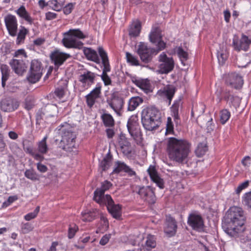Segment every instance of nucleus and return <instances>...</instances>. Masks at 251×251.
Listing matches in <instances>:
<instances>
[{
	"label": "nucleus",
	"mask_w": 251,
	"mask_h": 251,
	"mask_svg": "<svg viewBox=\"0 0 251 251\" xmlns=\"http://www.w3.org/2000/svg\"><path fill=\"white\" fill-rule=\"evenodd\" d=\"M155 52V49L148 47L144 42H140L138 45L137 53L141 61L145 63L151 61Z\"/></svg>",
	"instance_id": "0eeeda50"
},
{
	"label": "nucleus",
	"mask_w": 251,
	"mask_h": 251,
	"mask_svg": "<svg viewBox=\"0 0 251 251\" xmlns=\"http://www.w3.org/2000/svg\"><path fill=\"white\" fill-rule=\"evenodd\" d=\"M33 229L32 225L29 223H22L21 226V232L23 234H27L31 231Z\"/></svg>",
	"instance_id": "5fc2aeb1"
},
{
	"label": "nucleus",
	"mask_w": 251,
	"mask_h": 251,
	"mask_svg": "<svg viewBox=\"0 0 251 251\" xmlns=\"http://www.w3.org/2000/svg\"><path fill=\"white\" fill-rule=\"evenodd\" d=\"M163 35L158 27V51L164 50L166 46V42L162 40Z\"/></svg>",
	"instance_id": "8fccbe9b"
},
{
	"label": "nucleus",
	"mask_w": 251,
	"mask_h": 251,
	"mask_svg": "<svg viewBox=\"0 0 251 251\" xmlns=\"http://www.w3.org/2000/svg\"><path fill=\"white\" fill-rule=\"evenodd\" d=\"M30 69L31 70H37L38 71L42 72L43 68L42 67L41 62L36 59L32 60Z\"/></svg>",
	"instance_id": "4d7b16f0"
},
{
	"label": "nucleus",
	"mask_w": 251,
	"mask_h": 251,
	"mask_svg": "<svg viewBox=\"0 0 251 251\" xmlns=\"http://www.w3.org/2000/svg\"><path fill=\"white\" fill-rule=\"evenodd\" d=\"M142 28L141 23L139 20L132 21L129 26L128 34L130 37L135 38L139 36Z\"/></svg>",
	"instance_id": "a878e982"
},
{
	"label": "nucleus",
	"mask_w": 251,
	"mask_h": 251,
	"mask_svg": "<svg viewBox=\"0 0 251 251\" xmlns=\"http://www.w3.org/2000/svg\"><path fill=\"white\" fill-rule=\"evenodd\" d=\"M207 150L206 145L205 143H201L199 144L195 151L197 155L199 157H201L206 153Z\"/></svg>",
	"instance_id": "de8ad7c7"
},
{
	"label": "nucleus",
	"mask_w": 251,
	"mask_h": 251,
	"mask_svg": "<svg viewBox=\"0 0 251 251\" xmlns=\"http://www.w3.org/2000/svg\"><path fill=\"white\" fill-rule=\"evenodd\" d=\"M226 83L235 89L241 88L243 84V80L240 75L235 73L228 74L226 77Z\"/></svg>",
	"instance_id": "412c9836"
},
{
	"label": "nucleus",
	"mask_w": 251,
	"mask_h": 251,
	"mask_svg": "<svg viewBox=\"0 0 251 251\" xmlns=\"http://www.w3.org/2000/svg\"><path fill=\"white\" fill-rule=\"evenodd\" d=\"M62 139L59 143V147L66 151H71L76 148V135L71 130L62 129Z\"/></svg>",
	"instance_id": "39448f33"
},
{
	"label": "nucleus",
	"mask_w": 251,
	"mask_h": 251,
	"mask_svg": "<svg viewBox=\"0 0 251 251\" xmlns=\"http://www.w3.org/2000/svg\"><path fill=\"white\" fill-rule=\"evenodd\" d=\"M249 185V181L248 180L240 184L237 188L236 192L237 194H239L243 189L247 188Z\"/></svg>",
	"instance_id": "69168bd1"
},
{
	"label": "nucleus",
	"mask_w": 251,
	"mask_h": 251,
	"mask_svg": "<svg viewBox=\"0 0 251 251\" xmlns=\"http://www.w3.org/2000/svg\"><path fill=\"white\" fill-rule=\"evenodd\" d=\"M132 81L135 85L142 89L146 93H149L153 91V87L148 79H133Z\"/></svg>",
	"instance_id": "bb28decb"
},
{
	"label": "nucleus",
	"mask_w": 251,
	"mask_h": 251,
	"mask_svg": "<svg viewBox=\"0 0 251 251\" xmlns=\"http://www.w3.org/2000/svg\"><path fill=\"white\" fill-rule=\"evenodd\" d=\"M42 72L30 69L27 76V79L29 82L32 83H35L39 81L42 76Z\"/></svg>",
	"instance_id": "72a5a7b5"
},
{
	"label": "nucleus",
	"mask_w": 251,
	"mask_h": 251,
	"mask_svg": "<svg viewBox=\"0 0 251 251\" xmlns=\"http://www.w3.org/2000/svg\"><path fill=\"white\" fill-rule=\"evenodd\" d=\"M101 90V84L97 83L96 87L85 96L86 102L88 107L91 108L94 106L97 99L100 97Z\"/></svg>",
	"instance_id": "a211bd4d"
},
{
	"label": "nucleus",
	"mask_w": 251,
	"mask_h": 251,
	"mask_svg": "<svg viewBox=\"0 0 251 251\" xmlns=\"http://www.w3.org/2000/svg\"><path fill=\"white\" fill-rule=\"evenodd\" d=\"M98 52L101 58L102 64L103 66L102 74L100 75L101 80L105 86L110 85L112 83L110 77L107 75V73L111 71V67L109 64V59L107 52L104 50L102 47H100L98 48Z\"/></svg>",
	"instance_id": "423d86ee"
},
{
	"label": "nucleus",
	"mask_w": 251,
	"mask_h": 251,
	"mask_svg": "<svg viewBox=\"0 0 251 251\" xmlns=\"http://www.w3.org/2000/svg\"><path fill=\"white\" fill-rule=\"evenodd\" d=\"M174 125L172 121V118L170 117L167 118V121L166 128V134H174Z\"/></svg>",
	"instance_id": "13d9d810"
},
{
	"label": "nucleus",
	"mask_w": 251,
	"mask_h": 251,
	"mask_svg": "<svg viewBox=\"0 0 251 251\" xmlns=\"http://www.w3.org/2000/svg\"><path fill=\"white\" fill-rule=\"evenodd\" d=\"M121 172L127 173L129 176H132L135 175V172L124 162L117 161L115 163V168L113 170V174H118Z\"/></svg>",
	"instance_id": "393cba45"
},
{
	"label": "nucleus",
	"mask_w": 251,
	"mask_h": 251,
	"mask_svg": "<svg viewBox=\"0 0 251 251\" xmlns=\"http://www.w3.org/2000/svg\"><path fill=\"white\" fill-rule=\"evenodd\" d=\"M107 102L118 115H121L124 104V101L122 98L115 96L111 100H107Z\"/></svg>",
	"instance_id": "5701e85b"
},
{
	"label": "nucleus",
	"mask_w": 251,
	"mask_h": 251,
	"mask_svg": "<svg viewBox=\"0 0 251 251\" xmlns=\"http://www.w3.org/2000/svg\"><path fill=\"white\" fill-rule=\"evenodd\" d=\"M138 121L137 116H131L128 120L127 127L130 135L133 139L137 141H139L141 139L142 134Z\"/></svg>",
	"instance_id": "6e6552de"
},
{
	"label": "nucleus",
	"mask_w": 251,
	"mask_h": 251,
	"mask_svg": "<svg viewBox=\"0 0 251 251\" xmlns=\"http://www.w3.org/2000/svg\"><path fill=\"white\" fill-rule=\"evenodd\" d=\"M105 201L102 203H98L101 205H106L109 212L115 219H120L122 216V206L120 204H115L110 195L105 197Z\"/></svg>",
	"instance_id": "1a4fd4ad"
},
{
	"label": "nucleus",
	"mask_w": 251,
	"mask_h": 251,
	"mask_svg": "<svg viewBox=\"0 0 251 251\" xmlns=\"http://www.w3.org/2000/svg\"><path fill=\"white\" fill-rule=\"evenodd\" d=\"M246 218L241 208L233 206L227 212L222 223L224 230L231 237L236 238L246 229Z\"/></svg>",
	"instance_id": "f257e3e1"
},
{
	"label": "nucleus",
	"mask_w": 251,
	"mask_h": 251,
	"mask_svg": "<svg viewBox=\"0 0 251 251\" xmlns=\"http://www.w3.org/2000/svg\"><path fill=\"white\" fill-rule=\"evenodd\" d=\"M111 237V234H105L100 239V244L102 246L105 245L106 244L108 243Z\"/></svg>",
	"instance_id": "e2e57ef3"
},
{
	"label": "nucleus",
	"mask_w": 251,
	"mask_h": 251,
	"mask_svg": "<svg viewBox=\"0 0 251 251\" xmlns=\"http://www.w3.org/2000/svg\"><path fill=\"white\" fill-rule=\"evenodd\" d=\"M83 53L88 60L93 61L97 64L100 63V60L97 52L94 50L90 48L84 47Z\"/></svg>",
	"instance_id": "7c9ffc66"
},
{
	"label": "nucleus",
	"mask_w": 251,
	"mask_h": 251,
	"mask_svg": "<svg viewBox=\"0 0 251 251\" xmlns=\"http://www.w3.org/2000/svg\"><path fill=\"white\" fill-rule=\"evenodd\" d=\"M149 40L152 44L157 43V26L153 25L149 35Z\"/></svg>",
	"instance_id": "864d4df0"
},
{
	"label": "nucleus",
	"mask_w": 251,
	"mask_h": 251,
	"mask_svg": "<svg viewBox=\"0 0 251 251\" xmlns=\"http://www.w3.org/2000/svg\"><path fill=\"white\" fill-rule=\"evenodd\" d=\"M126 58L127 63L131 66H138L140 65V62L137 57L134 56L131 53L126 52Z\"/></svg>",
	"instance_id": "ea45409f"
},
{
	"label": "nucleus",
	"mask_w": 251,
	"mask_h": 251,
	"mask_svg": "<svg viewBox=\"0 0 251 251\" xmlns=\"http://www.w3.org/2000/svg\"><path fill=\"white\" fill-rule=\"evenodd\" d=\"M101 119L105 126L111 127L114 126L115 121L111 114L104 113L101 115Z\"/></svg>",
	"instance_id": "c9c22d12"
},
{
	"label": "nucleus",
	"mask_w": 251,
	"mask_h": 251,
	"mask_svg": "<svg viewBox=\"0 0 251 251\" xmlns=\"http://www.w3.org/2000/svg\"><path fill=\"white\" fill-rule=\"evenodd\" d=\"M174 91L172 90L164 89L158 91V95L164 97L168 100V105L171 104V100L174 96Z\"/></svg>",
	"instance_id": "a19ab883"
},
{
	"label": "nucleus",
	"mask_w": 251,
	"mask_h": 251,
	"mask_svg": "<svg viewBox=\"0 0 251 251\" xmlns=\"http://www.w3.org/2000/svg\"><path fill=\"white\" fill-rule=\"evenodd\" d=\"M112 184L108 180H105L101 183V187L97 188L94 193V200L98 203H102L105 201V197L108 195H104L105 191L109 190Z\"/></svg>",
	"instance_id": "ddd939ff"
},
{
	"label": "nucleus",
	"mask_w": 251,
	"mask_h": 251,
	"mask_svg": "<svg viewBox=\"0 0 251 251\" xmlns=\"http://www.w3.org/2000/svg\"><path fill=\"white\" fill-rule=\"evenodd\" d=\"M64 5V0H50L49 1V5L51 9L59 12L60 11Z\"/></svg>",
	"instance_id": "f704fd0d"
},
{
	"label": "nucleus",
	"mask_w": 251,
	"mask_h": 251,
	"mask_svg": "<svg viewBox=\"0 0 251 251\" xmlns=\"http://www.w3.org/2000/svg\"><path fill=\"white\" fill-rule=\"evenodd\" d=\"M177 229V222L174 218L170 215H166L164 231L168 237H172L176 233Z\"/></svg>",
	"instance_id": "9b49d317"
},
{
	"label": "nucleus",
	"mask_w": 251,
	"mask_h": 251,
	"mask_svg": "<svg viewBox=\"0 0 251 251\" xmlns=\"http://www.w3.org/2000/svg\"><path fill=\"white\" fill-rule=\"evenodd\" d=\"M19 106L18 102L12 99H6L1 102V108L5 112H12L17 109Z\"/></svg>",
	"instance_id": "b1692460"
},
{
	"label": "nucleus",
	"mask_w": 251,
	"mask_h": 251,
	"mask_svg": "<svg viewBox=\"0 0 251 251\" xmlns=\"http://www.w3.org/2000/svg\"><path fill=\"white\" fill-rule=\"evenodd\" d=\"M37 169L38 171L41 173H44L48 171V167L41 163V162H38L36 164Z\"/></svg>",
	"instance_id": "338daca9"
},
{
	"label": "nucleus",
	"mask_w": 251,
	"mask_h": 251,
	"mask_svg": "<svg viewBox=\"0 0 251 251\" xmlns=\"http://www.w3.org/2000/svg\"><path fill=\"white\" fill-rule=\"evenodd\" d=\"M143 102V99L140 97L131 98L128 101L127 110L130 111H134Z\"/></svg>",
	"instance_id": "473e14b6"
},
{
	"label": "nucleus",
	"mask_w": 251,
	"mask_h": 251,
	"mask_svg": "<svg viewBox=\"0 0 251 251\" xmlns=\"http://www.w3.org/2000/svg\"><path fill=\"white\" fill-rule=\"evenodd\" d=\"M244 201L245 204L251 208V192L245 194Z\"/></svg>",
	"instance_id": "0e129e2a"
},
{
	"label": "nucleus",
	"mask_w": 251,
	"mask_h": 251,
	"mask_svg": "<svg viewBox=\"0 0 251 251\" xmlns=\"http://www.w3.org/2000/svg\"><path fill=\"white\" fill-rule=\"evenodd\" d=\"M98 230L100 231L102 230H106L109 227V223L107 219L103 216L100 218V223L99 224Z\"/></svg>",
	"instance_id": "a18cd8bd"
},
{
	"label": "nucleus",
	"mask_w": 251,
	"mask_h": 251,
	"mask_svg": "<svg viewBox=\"0 0 251 251\" xmlns=\"http://www.w3.org/2000/svg\"><path fill=\"white\" fill-rule=\"evenodd\" d=\"M148 174L151 180L157 184V170L155 165H150L148 169Z\"/></svg>",
	"instance_id": "49530a36"
},
{
	"label": "nucleus",
	"mask_w": 251,
	"mask_h": 251,
	"mask_svg": "<svg viewBox=\"0 0 251 251\" xmlns=\"http://www.w3.org/2000/svg\"><path fill=\"white\" fill-rule=\"evenodd\" d=\"M224 99L229 105L234 107L239 106L240 99L239 97L234 96L229 91L226 90L224 93Z\"/></svg>",
	"instance_id": "cd10ccee"
},
{
	"label": "nucleus",
	"mask_w": 251,
	"mask_h": 251,
	"mask_svg": "<svg viewBox=\"0 0 251 251\" xmlns=\"http://www.w3.org/2000/svg\"><path fill=\"white\" fill-rule=\"evenodd\" d=\"M190 147V145L186 140L170 138L168 145L169 157L176 162L182 163L187 159Z\"/></svg>",
	"instance_id": "f03ea898"
},
{
	"label": "nucleus",
	"mask_w": 251,
	"mask_h": 251,
	"mask_svg": "<svg viewBox=\"0 0 251 251\" xmlns=\"http://www.w3.org/2000/svg\"><path fill=\"white\" fill-rule=\"evenodd\" d=\"M187 223L195 230L201 231L203 229L204 222L201 216L199 214L195 213L190 214Z\"/></svg>",
	"instance_id": "dca6fc26"
},
{
	"label": "nucleus",
	"mask_w": 251,
	"mask_h": 251,
	"mask_svg": "<svg viewBox=\"0 0 251 251\" xmlns=\"http://www.w3.org/2000/svg\"><path fill=\"white\" fill-rule=\"evenodd\" d=\"M217 58L220 64L223 65L224 64L227 58V55L226 53V51H218L217 52Z\"/></svg>",
	"instance_id": "052dcab7"
},
{
	"label": "nucleus",
	"mask_w": 251,
	"mask_h": 251,
	"mask_svg": "<svg viewBox=\"0 0 251 251\" xmlns=\"http://www.w3.org/2000/svg\"><path fill=\"white\" fill-rule=\"evenodd\" d=\"M112 161V155L108 153L101 160L100 164V167L102 171L107 170L111 166Z\"/></svg>",
	"instance_id": "e433bc0d"
},
{
	"label": "nucleus",
	"mask_w": 251,
	"mask_h": 251,
	"mask_svg": "<svg viewBox=\"0 0 251 251\" xmlns=\"http://www.w3.org/2000/svg\"><path fill=\"white\" fill-rule=\"evenodd\" d=\"M46 20L48 21L52 20L57 18V14L52 12H48L45 14Z\"/></svg>",
	"instance_id": "774afa93"
},
{
	"label": "nucleus",
	"mask_w": 251,
	"mask_h": 251,
	"mask_svg": "<svg viewBox=\"0 0 251 251\" xmlns=\"http://www.w3.org/2000/svg\"><path fill=\"white\" fill-rule=\"evenodd\" d=\"M118 144L122 152L127 157L131 156L132 148L128 139L123 134H121L118 139Z\"/></svg>",
	"instance_id": "aec40b11"
},
{
	"label": "nucleus",
	"mask_w": 251,
	"mask_h": 251,
	"mask_svg": "<svg viewBox=\"0 0 251 251\" xmlns=\"http://www.w3.org/2000/svg\"><path fill=\"white\" fill-rule=\"evenodd\" d=\"M1 73V85L2 87L4 88L6 85V82L10 76V70L9 67L6 64H2L0 67Z\"/></svg>",
	"instance_id": "2f4dec72"
},
{
	"label": "nucleus",
	"mask_w": 251,
	"mask_h": 251,
	"mask_svg": "<svg viewBox=\"0 0 251 251\" xmlns=\"http://www.w3.org/2000/svg\"><path fill=\"white\" fill-rule=\"evenodd\" d=\"M65 93V88L63 87H58L55 88L54 91V98L61 100L62 99Z\"/></svg>",
	"instance_id": "603ef678"
},
{
	"label": "nucleus",
	"mask_w": 251,
	"mask_h": 251,
	"mask_svg": "<svg viewBox=\"0 0 251 251\" xmlns=\"http://www.w3.org/2000/svg\"><path fill=\"white\" fill-rule=\"evenodd\" d=\"M96 76L95 73L86 70L78 76V80L84 88L88 89L95 83Z\"/></svg>",
	"instance_id": "f8f14e48"
},
{
	"label": "nucleus",
	"mask_w": 251,
	"mask_h": 251,
	"mask_svg": "<svg viewBox=\"0 0 251 251\" xmlns=\"http://www.w3.org/2000/svg\"><path fill=\"white\" fill-rule=\"evenodd\" d=\"M155 190V188H153L150 186L142 187L140 188L138 193L142 199L150 204H153L156 201Z\"/></svg>",
	"instance_id": "4468645a"
},
{
	"label": "nucleus",
	"mask_w": 251,
	"mask_h": 251,
	"mask_svg": "<svg viewBox=\"0 0 251 251\" xmlns=\"http://www.w3.org/2000/svg\"><path fill=\"white\" fill-rule=\"evenodd\" d=\"M230 117V112L226 109H223L220 112V122L224 125L229 119Z\"/></svg>",
	"instance_id": "09e8293b"
},
{
	"label": "nucleus",
	"mask_w": 251,
	"mask_h": 251,
	"mask_svg": "<svg viewBox=\"0 0 251 251\" xmlns=\"http://www.w3.org/2000/svg\"><path fill=\"white\" fill-rule=\"evenodd\" d=\"M63 35L62 43L67 49H82L84 43L80 40L88 38V35L84 33L79 28L70 29L63 33Z\"/></svg>",
	"instance_id": "7ed1b4c3"
},
{
	"label": "nucleus",
	"mask_w": 251,
	"mask_h": 251,
	"mask_svg": "<svg viewBox=\"0 0 251 251\" xmlns=\"http://www.w3.org/2000/svg\"><path fill=\"white\" fill-rule=\"evenodd\" d=\"M9 65L15 74L22 75L25 72L27 67L22 59H13L9 62Z\"/></svg>",
	"instance_id": "4be33fe9"
},
{
	"label": "nucleus",
	"mask_w": 251,
	"mask_h": 251,
	"mask_svg": "<svg viewBox=\"0 0 251 251\" xmlns=\"http://www.w3.org/2000/svg\"><path fill=\"white\" fill-rule=\"evenodd\" d=\"M251 43V39H249L248 37L243 35L241 38L239 40L237 37H234L233 39L232 45L234 50L237 51L244 50L247 51Z\"/></svg>",
	"instance_id": "f3484780"
},
{
	"label": "nucleus",
	"mask_w": 251,
	"mask_h": 251,
	"mask_svg": "<svg viewBox=\"0 0 251 251\" xmlns=\"http://www.w3.org/2000/svg\"><path fill=\"white\" fill-rule=\"evenodd\" d=\"M97 213L94 211H88L81 213V220L85 222H90L96 219Z\"/></svg>",
	"instance_id": "58836bf2"
},
{
	"label": "nucleus",
	"mask_w": 251,
	"mask_h": 251,
	"mask_svg": "<svg viewBox=\"0 0 251 251\" xmlns=\"http://www.w3.org/2000/svg\"><path fill=\"white\" fill-rule=\"evenodd\" d=\"M25 176L32 181L39 180L40 177L39 175L33 169H27L24 173Z\"/></svg>",
	"instance_id": "c03bdc74"
},
{
	"label": "nucleus",
	"mask_w": 251,
	"mask_h": 251,
	"mask_svg": "<svg viewBox=\"0 0 251 251\" xmlns=\"http://www.w3.org/2000/svg\"><path fill=\"white\" fill-rule=\"evenodd\" d=\"M47 136H45L38 144V151L39 152L44 154L47 153L48 147L47 144Z\"/></svg>",
	"instance_id": "79ce46f5"
},
{
	"label": "nucleus",
	"mask_w": 251,
	"mask_h": 251,
	"mask_svg": "<svg viewBox=\"0 0 251 251\" xmlns=\"http://www.w3.org/2000/svg\"><path fill=\"white\" fill-rule=\"evenodd\" d=\"M28 30L25 26H21L16 39V44L17 45H20L24 42L26 35L28 33Z\"/></svg>",
	"instance_id": "4c0bfd02"
},
{
	"label": "nucleus",
	"mask_w": 251,
	"mask_h": 251,
	"mask_svg": "<svg viewBox=\"0 0 251 251\" xmlns=\"http://www.w3.org/2000/svg\"><path fill=\"white\" fill-rule=\"evenodd\" d=\"M156 246V243L153 238L152 236H149L146 242V249L147 251H151L152 248H154Z\"/></svg>",
	"instance_id": "6e6d98bb"
},
{
	"label": "nucleus",
	"mask_w": 251,
	"mask_h": 251,
	"mask_svg": "<svg viewBox=\"0 0 251 251\" xmlns=\"http://www.w3.org/2000/svg\"><path fill=\"white\" fill-rule=\"evenodd\" d=\"M159 69L158 72L161 74H168L173 70L174 67V62L172 58H169L162 52L159 55Z\"/></svg>",
	"instance_id": "9d476101"
},
{
	"label": "nucleus",
	"mask_w": 251,
	"mask_h": 251,
	"mask_svg": "<svg viewBox=\"0 0 251 251\" xmlns=\"http://www.w3.org/2000/svg\"><path fill=\"white\" fill-rule=\"evenodd\" d=\"M15 12L19 17L25 20L30 25L33 24V19L31 17L24 5H21L16 10Z\"/></svg>",
	"instance_id": "c85d7f7f"
},
{
	"label": "nucleus",
	"mask_w": 251,
	"mask_h": 251,
	"mask_svg": "<svg viewBox=\"0 0 251 251\" xmlns=\"http://www.w3.org/2000/svg\"><path fill=\"white\" fill-rule=\"evenodd\" d=\"M40 206H38L36 207L33 212L29 213L24 216V219L27 221L35 218L40 211Z\"/></svg>",
	"instance_id": "bf43d9fd"
},
{
	"label": "nucleus",
	"mask_w": 251,
	"mask_h": 251,
	"mask_svg": "<svg viewBox=\"0 0 251 251\" xmlns=\"http://www.w3.org/2000/svg\"><path fill=\"white\" fill-rule=\"evenodd\" d=\"M4 23L9 35L15 36L17 33L18 25L16 16L11 14H7L4 17Z\"/></svg>",
	"instance_id": "2eb2a0df"
},
{
	"label": "nucleus",
	"mask_w": 251,
	"mask_h": 251,
	"mask_svg": "<svg viewBox=\"0 0 251 251\" xmlns=\"http://www.w3.org/2000/svg\"><path fill=\"white\" fill-rule=\"evenodd\" d=\"M174 52H176L181 61V63L184 65V61L188 59V53L184 51L180 47H176L174 49Z\"/></svg>",
	"instance_id": "37998d69"
},
{
	"label": "nucleus",
	"mask_w": 251,
	"mask_h": 251,
	"mask_svg": "<svg viewBox=\"0 0 251 251\" xmlns=\"http://www.w3.org/2000/svg\"><path fill=\"white\" fill-rule=\"evenodd\" d=\"M75 5V3H69L66 6L63 7V13L64 14L67 15L70 14L74 9Z\"/></svg>",
	"instance_id": "680f3d73"
},
{
	"label": "nucleus",
	"mask_w": 251,
	"mask_h": 251,
	"mask_svg": "<svg viewBox=\"0 0 251 251\" xmlns=\"http://www.w3.org/2000/svg\"><path fill=\"white\" fill-rule=\"evenodd\" d=\"M78 230V227L75 224L70 225L68 231V237L69 239L73 238Z\"/></svg>",
	"instance_id": "3c124183"
},
{
	"label": "nucleus",
	"mask_w": 251,
	"mask_h": 251,
	"mask_svg": "<svg viewBox=\"0 0 251 251\" xmlns=\"http://www.w3.org/2000/svg\"><path fill=\"white\" fill-rule=\"evenodd\" d=\"M15 12L19 17L25 20L30 25L33 24V19L31 17L24 5H21L16 10Z\"/></svg>",
	"instance_id": "c756f323"
},
{
	"label": "nucleus",
	"mask_w": 251,
	"mask_h": 251,
	"mask_svg": "<svg viewBox=\"0 0 251 251\" xmlns=\"http://www.w3.org/2000/svg\"><path fill=\"white\" fill-rule=\"evenodd\" d=\"M71 57V55L70 54L61 52L58 50H54L50 55L51 61L55 66L58 67L61 66L67 59Z\"/></svg>",
	"instance_id": "6ab92c4d"
},
{
	"label": "nucleus",
	"mask_w": 251,
	"mask_h": 251,
	"mask_svg": "<svg viewBox=\"0 0 251 251\" xmlns=\"http://www.w3.org/2000/svg\"><path fill=\"white\" fill-rule=\"evenodd\" d=\"M157 108L151 105L144 108L141 113V122L147 130L153 131L157 127Z\"/></svg>",
	"instance_id": "20e7f679"
}]
</instances>
